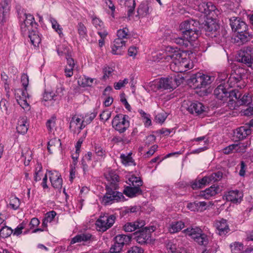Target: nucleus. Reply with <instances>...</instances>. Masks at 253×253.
<instances>
[{
    "label": "nucleus",
    "mask_w": 253,
    "mask_h": 253,
    "mask_svg": "<svg viewBox=\"0 0 253 253\" xmlns=\"http://www.w3.org/2000/svg\"><path fill=\"white\" fill-rule=\"evenodd\" d=\"M105 194L100 198L101 203L104 206L112 204L115 202H118L124 199L123 193L113 188L106 187Z\"/></svg>",
    "instance_id": "nucleus-3"
},
{
    "label": "nucleus",
    "mask_w": 253,
    "mask_h": 253,
    "mask_svg": "<svg viewBox=\"0 0 253 253\" xmlns=\"http://www.w3.org/2000/svg\"><path fill=\"white\" fill-rule=\"evenodd\" d=\"M250 35L247 31L241 33H237L234 40V42L238 45H242L250 40Z\"/></svg>",
    "instance_id": "nucleus-33"
},
{
    "label": "nucleus",
    "mask_w": 253,
    "mask_h": 253,
    "mask_svg": "<svg viewBox=\"0 0 253 253\" xmlns=\"http://www.w3.org/2000/svg\"><path fill=\"white\" fill-rule=\"evenodd\" d=\"M116 217L114 215L104 214L100 215L96 221V225L100 231L104 232L114 224Z\"/></svg>",
    "instance_id": "nucleus-10"
},
{
    "label": "nucleus",
    "mask_w": 253,
    "mask_h": 253,
    "mask_svg": "<svg viewBox=\"0 0 253 253\" xmlns=\"http://www.w3.org/2000/svg\"><path fill=\"white\" fill-rule=\"evenodd\" d=\"M49 180L52 186L56 189H60L62 185V179L61 174L57 171H49Z\"/></svg>",
    "instance_id": "nucleus-21"
},
{
    "label": "nucleus",
    "mask_w": 253,
    "mask_h": 253,
    "mask_svg": "<svg viewBox=\"0 0 253 253\" xmlns=\"http://www.w3.org/2000/svg\"><path fill=\"white\" fill-rule=\"evenodd\" d=\"M243 71L242 68H237L231 74L228 80V83L231 87L237 86L242 88L245 86L244 83L242 81Z\"/></svg>",
    "instance_id": "nucleus-9"
},
{
    "label": "nucleus",
    "mask_w": 253,
    "mask_h": 253,
    "mask_svg": "<svg viewBox=\"0 0 253 253\" xmlns=\"http://www.w3.org/2000/svg\"><path fill=\"white\" fill-rule=\"evenodd\" d=\"M184 227V223L181 221L173 222L170 225L169 231L170 233H174L181 230Z\"/></svg>",
    "instance_id": "nucleus-42"
},
{
    "label": "nucleus",
    "mask_w": 253,
    "mask_h": 253,
    "mask_svg": "<svg viewBox=\"0 0 253 253\" xmlns=\"http://www.w3.org/2000/svg\"><path fill=\"white\" fill-rule=\"evenodd\" d=\"M194 8L202 13L201 17L203 16L205 17L210 15L211 18H214L220 14L219 10L212 2L202 0L195 1Z\"/></svg>",
    "instance_id": "nucleus-2"
},
{
    "label": "nucleus",
    "mask_w": 253,
    "mask_h": 253,
    "mask_svg": "<svg viewBox=\"0 0 253 253\" xmlns=\"http://www.w3.org/2000/svg\"><path fill=\"white\" fill-rule=\"evenodd\" d=\"M211 77L200 73L192 75L188 79V83L193 85L195 88H201L205 87L211 83Z\"/></svg>",
    "instance_id": "nucleus-7"
},
{
    "label": "nucleus",
    "mask_w": 253,
    "mask_h": 253,
    "mask_svg": "<svg viewBox=\"0 0 253 253\" xmlns=\"http://www.w3.org/2000/svg\"><path fill=\"white\" fill-rule=\"evenodd\" d=\"M30 39L31 43L35 46H38L40 43L41 39L36 29L31 30L30 32H27Z\"/></svg>",
    "instance_id": "nucleus-37"
},
{
    "label": "nucleus",
    "mask_w": 253,
    "mask_h": 253,
    "mask_svg": "<svg viewBox=\"0 0 253 253\" xmlns=\"http://www.w3.org/2000/svg\"><path fill=\"white\" fill-rule=\"evenodd\" d=\"M29 97L27 91L20 89L15 90V97L16 102L25 111L30 110V106L27 101V98Z\"/></svg>",
    "instance_id": "nucleus-15"
},
{
    "label": "nucleus",
    "mask_w": 253,
    "mask_h": 253,
    "mask_svg": "<svg viewBox=\"0 0 253 253\" xmlns=\"http://www.w3.org/2000/svg\"><path fill=\"white\" fill-rule=\"evenodd\" d=\"M218 189L217 187L211 186L205 190L201 191L199 196L206 199H209L211 197L215 195L218 193Z\"/></svg>",
    "instance_id": "nucleus-32"
},
{
    "label": "nucleus",
    "mask_w": 253,
    "mask_h": 253,
    "mask_svg": "<svg viewBox=\"0 0 253 253\" xmlns=\"http://www.w3.org/2000/svg\"><path fill=\"white\" fill-rule=\"evenodd\" d=\"M86 126L85 119L81 116H74L70 121L69 128L74 133H79Z\"/></svg>",
    "instance_id": "nucleus-17"
},
{
    "label": "nucleus",
    "mask_w": 253,
    "mask_h": 253,
    "mask_svg": "<svg viewBox=\"0 0 253 253\" xmlns=\"http://www.w3.org/2000/svg\"><path fill=\"white\" fill-rule=\"evenodd\" d=\"M138 53V48L134 46H130L128 49V55L133 59L135 58Z\"/></svg>",
    "instance_id": "nucleus-63"
},
{
    "label": "nucleus",
    "mask_w": 253,
    "mask_h": 253,
    "mask_svg": "<svg viewBox=\"0 0 253 253\" xmlns=\"http://www.w3.org/2000/svg\"><path fill=\"white\" fill-rule=\"evenodd\" d=\"M186 110L191 114H200L205 110V106L200 102H190L187 104V107H185Z\"/></svg>",
    "instance_id": "nucleus-25"
},
{
    "label": "nucleus",
    "mask_w": 253,
    "mask_h": 253,
    "mask_svg": "<svg viewBox=\"0 0 253 253\" xmlns=\"http://www.w3.org/2000/svg\"><path fill=\"white\" fill-rule=\"evenodd\" d=\"M92 23L98 30H101L104 27L103 22L98 18L95 16L92 17Z\"/></svg>",
    "instance_id": "nucleus-49"
},
{
    "label": "nucleus",
    "mask_w": 253,
    "mask_h": 253,
    "mask_svg": "<svg viewBox=\"0 0 253 253\" xmlns=\"http://www.w3.org/2000/svg\"><path fill=\"white\" fill-rule=\"evenodd\" d=\"M64 88L60 86L57 88L55 91L49 89L45 90L43 95V101L45 102L49 101L51 104L54 102H58L63 95Z\"/></svg>",
    "instance_id": "nucleus-12"
},
{
    "label": "nucleus",
    "mask_w": 253,
    "mask_h": 253,
    "mask_svg": "<svg viewBox=\"0 0 253 253\" xmlns=\"http://www.w3.org/2000/svg\"><path fill=\"white\" fill-rule=\"evenodd\" d=\"M25 19L21 24V30L22 34L26 35L27 32L37 29L38 24L35 22L33 16L30 14H25Z\"/></svg>",
    "instance_id": "nucleus-14"
},
{
    "label": "nucleus",
    "mask_w": 253,
    "mask_h": 253,
    "mask_svg": "<svg viewBox=\"0 0 253 253\" xmlns=\"http://www.w3.org/2000/svg\"><path fill=\"white\" fill-rule=\"evenodd\" d=\"M126 6L127 7V16H131L134 12L136 6L135 0H126L125 2Z\"/></svg>",
    "instance_id": "nucleus-44"
},
{
    "label": "nucleus",
    "mask_w": 253,
    "mask_h": 253,
    "mask_svg": "<svg viewBox=\"0 0 253 253\" xmlns=\"http://www.w3.org/2000/svg\"><path fill=\"white\" fill-rule=\"evenodd\" d=\"M149 6L147 2H142L138 6L137 10L136 17L139 18H143L147 16L149 14Z\"/></svg>",
    "instance_id": "nucleus-31"
},
{
    "label": "nucleus",
    "mask_w": 253,
    "mask_h": 253,
    "mask_svg": "<svg viewBox=\"0 0 253 253\" xmlns=\"http://www.w3.org/2000/svg\"><path fill=\"white\" fill-rule=\"evenodd\" d=\"M94 79L90 78L85 76L80 77L78 81V83L79 85L85 87V86H91L93 84Z\"/></svg>",
    "instance_id": "nucleus-41"
},
{
    "label": "nucleus",
    "mask_w": 253,
    "mask_h": 253,
    "mask_svg": "<svg viewBox=\"0 0 253 253\" xmlns=\"http://www.w3.org/2000/svg\"><path fill=\"white\" fill-rule=\"evenodd\" d=\"M131 237L129 235L119 234L115 238V241L122 247L128 244L131 240Z\"/></svg>",
    "instance_id": "nucleus-39"
},
{
    "label": "nucleus",
    "mask_w": 253,
    "mask_h": 253,
    "mask_svg": "<svg viewBox=\"0 0 253 253\" xmlns=\"http://www.w3.org/2000/svg\"><path fill=\"white\" fill-rule=\"evenodd\" d=\"M193 65L190 63L189 59L182 57V54L179 59L176 60L170 64V69L176 73H182L186 71L187 69L192 68Z\"/></svg>",
    "instance_id": "nucleus-11"
},
{
    "label": "nucleus",
    "mask_w": 253,
    "mask_h": 253,
    "mask_svg": "<svg viewBox=\"0 0 253 253\" xmlns=\"http://www.w3.org/2000/svg\"><path fill=\"white\" fill-rule=\"evenodd\" d=\"M129 30L127 28H125L122 29H120L117 32L118 38L121 40L127 39Z\"/></svg>",
    "instance_id": "nucleus-55"
},
{
    "label": "nucleus",
    "mask_w": 253,
    "mask_h": 253,
    "mask_svg": "<svg viewBox=\"0 0 253 253\" xmlns=\"http://www.w3.org/2000/svg\"><path fill=\"white\" fill-rule=\"evenodd\" d=\"M129 182L128 183L130 185L133 186V187L138 186L140 187L143 184V182L140 177L131 176L128 179Z\"/></svg>",
    "instance_id": "nucleus-46"
},
{
    "label": "nucleus",
    "mask_w": 253,
    "mask_h": 253,
    "mask_svg": "<svg viewBox=\"0 0 253 253\" xmlns=\"http://www.w3.org/2000/svg\"><path fill=\"white\" fill-rule=\"evenodd\" d=\"M184 232L200 245L205 246L208 243L207 236L198 227L188 228L184 230Z\"/></svg>",
    "instance_id": "nucleus-5"
},
{
    "label": "nucleus",
    "mask_w": 253,
    "mask_h": 253,
    "mask_svg": "<svg viewBox=\"0 0 253 253\" xmlns=\"http://www.w3.org/2000/svg\"><path fill=\"white\" fill-rule=\"evenodd\" d=\"M42 169V167L41 165L37 164L35 168L34 180L36 181H39L41 179V177L40 173L41 172Z\"/></svg>",
    "instance_id": "nucleus-59"
},
{
    "label": "nucleus",
    "mask_w": 253,
    "mask_h": 253,
    "mask_svg": "<svg viewBox=\"0 0 253 253\" xmlns=\"http://www.w3.org/2000/svg\"><path fill=\"white\" fill-rule=\"evenodd\" d=\"M32 153L30 150H27L25 153H22V157L24 158V165L27 166L29 165L32 160Z\"/></svg>",
    "instance_id": "nucleus-53"
},
{
    "label": "nucleus",
    "mask_w": 253,
    "mask_h": 253,
    "mask_svg": "<svg viewBox=\"0 0 253 253\" xmlns=\"http://www.w3.org/2000/svg\"><path fill=\"white\" fill-rule=\"evenodd\" d=\"M9 206L12 209L17 210L20 206V201L18 198L13 197L10 198Z\"/></svg>",
    "instance_id": "nucleus-52"
},
{
    "label": "nucleus",
    "mask_w": 253,
    "mask_h": 253,
    "mask_svg": "<svg viewBox=\"0 0 253 253\" xmlns=\"http://www.w3.org/2000/svg\"><path fill=\"white\" fill-rule=\"evenodd\" d=\"M122 163L125 166H135L134 163L130 154L125 155L122 154L120 156Z\"/></svg>",
    "instance_id": "nucleus-43"
},
{
    "label": "nucleus",
    "mask_w": 253,
    "mask_h": 253,
    "mask_svg": "<svg viewBox=\"0 0 253 253\" xmlns=\"http://www.w3.org/2000/svg\"><path fill=\"white\" fill-rule=\"evenodd\" d=\"M182 54L181 51L177 47L170 46L166 47L165 49L157 54L159 60H164L167 62L173 63L176 60L179 59Z\"/></svg>",
    "instance_id": "nucleus-4"
},
{
    "label": "nucleus",
    "mask_w": 253,
    "mask_h": 253,
    "mask_svg": "<svg viewBox=\"0 0 253 253\" xmlns=\"http://www.w3.org/2000/svg\"><path fill=\"white\" fill-rule=\"evenodd\" d=\"M182 33L183 37L188 42L196 41L200 35V32L199 30L189 32H182Z\"/></svg>",
    "instance_id": "nucleus-35"
},
{
    "label": "nucleus",
    "mask_w": 253,
    "mask_h": 253,
    "mask_svg": "<svg viewBox=\"0 0 253 253\" xmlns=\"http://www.w3.org/2000/svg\"><path fill=\"white\" fill-rule=\"evenodd\" d=\"M6 223H4L3 225L0 228V236L2 238H6L9 236L13 232V230L6 226Z\"/></svg>",
    "instance_id": "nucleus-45"
},
{
    "label": "nucleus",
    "mask_w": 253,
    "mask_h": 253,
    "mask_svg": "<svg viewBox=\"0 0 253 253\" xmlns=\"http://www.w3.org/2000/svg\"><path fill=\"white\" fill-rule=\"evenodd\" d=\"M11 0H4V4L1 3V7L0 8V12H2L3 15H4V13H7L9 10V4Z\"/></svg>",
    "instance_id": "nucleus-57"
},
{
    "label": "nucleus",
    "mask_w": 253,
    "mask_h": 253,
    "mask_svg": "<svg viewBox=\"0 0 253 253\" xmlns=\"http://www.w3.org/2000/svg\"><path fill=\"white\" fill-rule=\"evenodd\" d=\"M47 149L52 153L56 151H61V142L60 139L56 138L51 139L48 143Z\"/></svg>",
    "instance_id": "nucleus-28"
},
{
    "label": "nucleus",
    "mask_w": 253,
    "mask_h": 253,
    "mask_svg": "<svg viewBox=\"0 0 253 253\" xmlns=\"http://www.w3.org/2000/svg\"><path fill=\"white\" fill-rule=\"evenodd\" d=\"M173 42L179 45L188 46V42L182 37H177L172 39Z\"/></svg>",
    "instance_id": "nucleus-56"
},
{
    "label": "nucleus",
    "mask_w": 253,
    "mask_h": 253,
    "mask_svg": "<svg viewBox=\"0 0 253 253\" xmlns=\"http://www.w3.org/2000/svg\"><path fill=\"white\" fill-rule=\"evenodd\" d=\"M135 234L136 241L140 244H148L151 242V232L146 227L136 232Z\"/></svg>",
    "instance_id": "nucleus-19"
},
{
    "label": "nucleus",
    "mask_w": 253,
    "mask_h": 253,
    "mask_svg": "<svg viewBox=\"0 0 253 253\" xmlns=\"http://www.w3.org/2000/svg\"><path fill=\"white\" fill-rule=\"evenodd\" d=\"M111 113L108 110H105L102 112L100 115V119L101 120L105 122L107 121L111 117Z\"/></svg>",
    "instance_id": "nucleus-64"
},
{
    "label": "nucleus",
    "mask_w": 253,
    "mask_h": 253,
    "mask_svg": "<svg viewBox=\"0 0 253 253\" xmlns=\"http://www.w3.org/2000/svg\"><path fill=\"white\" fill-rule=\"evenodd\" d=\"M57 52L60 56H63V55H65L67 62V65L66 66L74 68L75 65L74 60L69 54V50L66 48H65L63 50L58 48L57 49Z\"/></svg>",
    "instance_id": "nucleus-38"
},
{
    "label": "nucleus",
    "mask_w": 253,
    "mask_h": 253,
    "mask_svg": "<svg viewBox=\"0 0 253 253\" xmlns=\"http://www.w3.org/2000/svg\"><path fill=\"white\" fill-rule=\"evenodd\" d=\"M104 176L107 181L105 185L106 187L113 188L114 190H117L119 188L120 177L116 171L108 169L104 173Z\"/></svg>",
    "instance_id": "nucleus-16"
},
{
    "label": "nucleus",
    "mask_w": 253,
    "mask_h": 253,
    "mask_svg": "<svg viewBox=\"0 0 253 253\" xmlns=\"http://www.w3.org/2000/svg\"><path fill=\"white\" fill-rule=\"evenodd\" d=\"M235 152L237 153H244L248 147V143H239L234 144Z\"/></svg>",
    "instance_id": "nucleus-54"
},
{
    "label": "nucleus",
    "mask_w": 253,
    "mask_h": 253,
    "mask_svg": "<svg viewBox=\"0 0 253 253\" xmlns=\"http://www.w3.org/2000/svg\"><path fill=\"white\" fill-rule=\"evenodd\" d=\"M223 173L220 171L214 172L209 176L211 183L219 181L222 178Z\"/></svg>",
    "instance_id": "nucleus-50"
},
{
    "label": "nucleus",
    "mask_w": 253,
    "mask_h": 253,
    "mask_svg": "<svg viewBox=\"0 0 253 253\" xmlns=\"http://www.w3.org/2000/svg\"><path fill=\"white\" fill-rule=\"evenodd\" d=\"M50 21L52 24V27L54 29L59 35L60 36H63L62 29L61 28L60 25L58 23L56 20L51 18Z\"/></svg>",
    "instance_id": "nucleus-51"
},
{
    "label": "nucleus",
    "mask_w": 253,
    "mask_h": 253,
    "mask_svg": "<svg viewBox=\"0 0 253 253\" xmlns=\"http://www.w3.org/2000/svg\"><path fill=\"white\" fill-rule=\"evenodd\" d=\"M28 126L27 118H20L16 127L17 131L19 133L24 134L27 132Z\"/></svg>",
    "instance_id": "nucleus-29"
},
{
    "label": "nucleus",
    "mask_w": 253,
    "mask_h": 253,
    "mask_svg": "<svg viewBox=\"0 0 253 253\" xmlns=\"http://www.w3.org/2000/svg\"><path fill=\"white\" fill-rule=\"evenodd\" d=\"M145 221L143 220H137L134 222H127L123 227L125 232H129L142 228L145 225Z\"/></svg>",
    "instance_id": "nucleus-27"
},
{
    "label": "nucleus",
    "mask_w": 253,
    "mask_h": 253,
    "mask_svg": "<svg viewBox=\"0 0 253 253\" xmlns=\"http://www.w3.org/2000/svg\"><path fill=\"white\" fill-rule=\"evenodd\" d=\"M177 79L172 77L162 78L159 81V87L164 89H173L177 85Z\"/></svg>",
    "instance_id": "nucleus-20"
},
{
    "label": "nucleus",
    "mask_w": 253,
    "mask_h": 253,
    "mask_svg": "<svg viewBox=\"0 0 253 253\" xmlns=\"http://www.w3.org/2000/svg\"><path fill=\"white\" fill-rule=\"evenodd\" d=\"M123 248V247L115 241L114 244L110 249L109 253H119L122 251Z\"/></svg>",
    "instance_id": "nucleus-58"
},
{
    "label": "nucleus",
    "mask_w": 253,
    "mask_h": 253,
    "mask_svg": "<svg viewBox=\"0 0 253 253\" xmlns=\"http://www.w3.org/2000/svg\"><path fill=\"white\" fill-rule=\"evenodd\" d=\"M8 107H9V103H8L7 101H6L4 99H1L0 102V108L1 110V111L3 112L7 113Z\"/></svg>",
    "instance_id": "nucleus-62"
},
{
    "label": "nucleus",
    "mask_w": 253,
    "mask_h": 253,
    "mask_svg": "<svg viewBox=\"0 0 253 253\" xmlns=\"http://www.w3.org/2000/svg\"><path fill=\"white\" fill-rule=\"evenodd\" d=\"M128 116L123 114H118L113 119L112 125L115 130L120 133L125 131L129 126Z\"/></svg>",
    "instance_id": "nucleus-8"
},
{
    "label": "nucleus",
    "mask_w": 253,
    "mask_h": 253,
    "mask_svg": "<svg viewBox=\"0 0 253 253\" xmlns=\"http://www.w3.org/2000/svg\"><path fill=\"white\" fill-rule=\"evenodd\" d=\"M215 96L223 102L234 101V98L237 99L238 96L236 90H228L224 84L219 85L214 90Z\"/></svg>",
    "instance_id": "nucleus-6"
},
{
    "label": "nucleus",
    "mask_w": 253,
    "mask_h": 253,
    "mask_svg": "<svg viewBox=\"0 0 253 253\" xmlns=\"http://www.w3.org/2000/svg\"><path fill=\"white\" fill-rule=\"evenodd\" d=\"M235 136L239 139H243L251 133V130L248 126H242L236 129Z\"/></svg>",
    "instance_id": "nucleus-34"
},
{
    "label": "nucleus",
    "mask_w": 253,
    "mask_h": 253,
    "mask_svg": "<svg viewBox=\"0 0 253 253\" xmlns=\"http://www.w3.org/2000/svg\"><path fill=\"white\" fill-rule=\"evenodd\" d=\"M199 26V21L196 20L190 19L181 23L180 28L182 32H189L198 30Z\"/></svg>",
    "instance_id": "nucleus-22"
},
{
    "label": "nucleus",
    "mask_w": 253,
    "mask_h": 253,
    "mask_svg": "<svg viewBox=\"0 0 253 253\" xmlns=\"http://www.w3.org/2000/svg\"><path fill=\"white\" fill-rule=\"evenodd\" d=\"M125 46L126 41L117 38L114 41L112 52L114 54L121 55L123 53V49Z\"/></svg>",
    "instance_id": "nucleus-26"
},
{
    "label": "nucleus",
    "mask_w": 253,
    "mask_h": 253,
    "mask_svg": "<svg viewBox=\"0 0 253 253\" xmlns=\"http://www.w3.org/2000/svg\"><path fill=\"white\" fill-rule=\"evenodd\" d=\"M92 236L89 233H83L79 234L73 238L70 244H74L81 242H87L91 239Z\"/></svg>",
    "instance_id": "nucleus-36"
},
{
    "label": "nucleus",
    "mask_w": 253,
    "mask_h": 253,
    "mask_svg": "<svg viewBox=\"0 0 253 253\" xmlns=\"http://www.w3.org/2000/svg\"><path fill=\"white\" fill-rule=\"evenodd\" d=\"M55 118H52L51 119L48 120L46 123V126L48 129V132H51L53 127L55 126Z\"/></svg>",
    "instance_id": "nucleus-61"
},
{
    "label": "nucleus",
    "mask_w": 253,
    "mask_h": 253,
    "mask_svg": "<svg viewBox=\"0 0 253 253\" xmlns=\"http://www.w3.org/2000/svg\"><path fill=\"white\" fill-rule=\"evenodd\" d=\"M123 193L126 196L129 197H133L137 195H141L142 193V191L140 187L138 186L131 187L126 186L125 188Z\"/></svg>",
    "instance_id": "nucleus-30"
},
{
    "label": "nucleus",
    "mask_w": 253,
    "mask_h": 253,
    "mask_svg": "<svg viewBox=\"0 0 253 253\" xmlns=\"http://www.w3.org/2000/svg\"><path fill=\"white\" fill-rule=\"evenodd\" d=\"M230 24L233 31L241 33L247 31V25L240 18L233 17L230 18Z\"/></svg>",
    "instance_id": "nucleus-18"
},
{
    "label": "nucleus",
    "mask_w": 253,
    "mask_h": 253,
    "mask_svg": "<svg viewBox=\"0 0 253 253\" xmlns=\"http://www.w3.org/2000/svg\"><path fill=\"white\" fill-rule=\"evenodd\" d=\"M238 60L253 69V47H247L240 50Z\"/></svg>",
    "instance_id": "nucleus-13"
},
{
    "label": "nucleus",
    "mask_w": 253,
    "mask_h": 253,
    "mask_svg": "<svg viewBox=\"0 0 253 253\" xmlns=\"http://www.w3.org/2000/svg\"><path fill=\"white\" fill-rule=\"evenodd\" d=\"M243 194L238 190H231L226 195V199L233 203H240L242 200Z\"/></svg>",
    "instance_id": "nucleus-24"
},
{
    "label": "nucleus",
    "mask_w": 253,
    "mask_h": 253,
    "mask_svg": "<svg viewBox=\"0 0 253 253\" xmlns=\"http://www.w3.org/2000/svg\"><path fill=\"white\" fill-rule=\"evenodd\" d=\"M77 29L78 33L81 38H84L87 37V29L83 23L82 22L79 23Z\"/></svg>",
    "instance_id": "nucleus-48"
},
{
    "label": "nucleus",
    "mask_w": 253,
    "mask_h": 253,
    "mask_svg": "<svg viewBox=\"0 0 253 253\" xmlns=\"http://www.w3.org/2000/svg\"><path fill=\"white\" fill-rule=\"evenodd\" d=\"M204 29L206 34L213 39L214 41L217 42L224 41L227 31L224 28H220L215 21L211 20L207 22L205 25Z\"/></svg>",
    "instance_id": "nucleus-1"
},
{
    "label": "nucleus",
    "mask_w": 253,
    "mask_h": 253,
    "mask_svg": "<svg viewBox=\"0 0 253 253\" xmlns=\"http://www.w3.org/2000/svg\"><path fill=\"white\" fill-rule=\"evenodd\" d=\"M214 226L218 231V234L220 236L226 235L230 231L227 220L224 219L216 220Z\"/></svg>",
    "instance_id": "nucleus-23"
},
{
    "label": "nucleus",
    "mask_w": 253,
    "mask_h": 253,
    "mask_svg": "<svg viewBox=\"0 0 253 253\" xmlns=\"http://www.w3.org/2000/svg\"><path fill=\"white\" fill-rule=\"evenodd\" d=\"M236 93H237L238 96H239V97H237V99H235L237 100V103L238 104L240 105H246L250 104L252 102V97L249 94H245L241 98V94L239 93L238 91H236Z\"/></svg>",
    "instance_id": "nucleus-40"
},
{
    "label": "nucleus",
    "mask_w": 253,
    "mask_h": 253,
    "mask_svg": "<svg viewBox=\"0 0 253 253\" xmlns=\"http://www.w3.org/2000/svg\"><path fill=\"white\" fill-rule=\"evenodd\" d=\"M103 71L104 73L103 79L104 80H106L112 75L113 69L110 67L106 66L103 69Z\"/></svg>",
    "instance_id": "nucleus-60"
},
{
    "label": "nucleus",
    "mask_w": 253,
    "mask_h": 253,
    "mask_svg": "<svg viewBox=\"0 0 253 253\" xmlns=\"http://www.w3.org/2000/svg\"><path fill=\"white\" fill-rule=\"evenodd\" d=\"M232 253H241L244 249L243 245L239 242H235L230 245Z\"/></svg>",
    "instance_id": "nucleus-47"
}]
</instances>
